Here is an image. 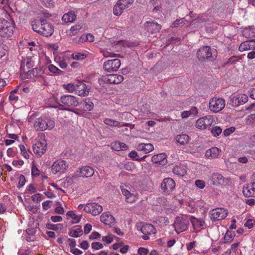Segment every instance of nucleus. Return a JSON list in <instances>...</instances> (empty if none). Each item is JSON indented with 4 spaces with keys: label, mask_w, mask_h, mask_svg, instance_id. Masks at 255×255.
<instances>
[{
    "label": "nucleus",
    "mask_w": 255,
    "mask_h": 255,
    "mask_svg": "<svg viewBox=\"0 0 255 255\" xmlns=\"http://www.w3.org/2000/svg\"><path fill=\"white\" fill-rule=\"evenodd\" d=\"M48 70L51 73L56 74L57 75H63L64 74V72L63 71L60 70L57 67L55 66L53 64H50L48 66Z\"/></svg>",
    "instance_id": "4c0bfd02"
},
{
    "label": "nucleus",
    "mask_w": 255,
    "mask_h": 255,
    "mask_svg": "<svg viewBox=\"0 0 255 255\" xmlns=\"http://www.w3.org/2000/svg\"><path fill=\"white\" fill-rule=\"evenodd\" d=\"M145 27L148 31L151 33H155L159 32L161 28V26L157 22L154 21H147L144 24Z\"/></svg>",
    "instance_id": "5701e85b"
},
{
    "label": "nucleus",
    "mask_w": 255,
    "mask_h": 255,
    "mask_svg": "<svg viewBox=\"0 0 255 255\" xmlns=\"http://www.w3.org/2000/svg\"><path fill=\"white\" fill-rule=\"evenodd\" d=\"M234 237L235 235L230 231L228 230L224 236L225 242H231L233 240Z\"/></svg>",
    "instance_id": "37998d69"
},
{
    "label": "nucleus",
    "mask_w": 255,
    "mask_h": 255,
    "mask_svg": "<svg viewBox=\"0 0 255 255\" xmlns=\"http://www.w3.org/2000/svg\"><path fill=\"white\" fill-rule=\"evenodd\" d=\"M173 172L176 174L182 176L184 174L185 170L181 169L179 167H175L173 169Z\"/></svg>",
    "instance_id": "3c124183"
},
{
    "label": "nucleus",
    "mask_w": 255,
    "mask_h": 255,
    "mask_svg": "<svg viewBox=\"0 0 255 255\" xmlns=\"http://www.w3.org/2000/svg\"><path fill=\"white\" fill-rule=\"evenodd\" d=\"M128 156L131 158H132L133 159H134V160H135L136 161H142V160H144L145 158L147 157L146 155H144L142 157H140L138 155L137 152L135 151H134V150L131 151L129 153Z\"/></svg>",
    "instance_id": "c9c22d12"
},
{
    "label": "nucleus",
    "mask_w": 255,
    "mask_h": 255,
    "mask_svg": "<svg viewBox=\"0 0 255 255\" xmlns=\"http://www.w3.org/2000/svg\"><path fill=\"white\" fill-rule=\"evenodd\" d=\"M88 40L89 42H93L94 41V37L92 34L89 33L86 35H82L79 40V42H83V41Z\"/></svg>",
    "instance_id": "79ce46f5"
},
{
    "label": "nucleus",
    "mask_w": 255,
    "mask_h": 255,
    "mask_svg": "<svg viewBox=\"0 0 255 255\" xmlns=\"http://www.w3.org/2000/svg\"><path fill=\"white\" fill-rule=\"evenodd\" d=\"M104 122L106 125L111 127H118L120 124L119 121L107 118L104 121Z\"/></svg>",
    "instance_id": "a19ab883"
},
{
    "label": "nucleus",
    "mask_w": 255,
    "mask_h": 255,
    "mask_svg": "<svg viewBox=\"0 0 255 255\" xmlns=\"http://www.w3.org/2000/svg\"><path fill=\"white\" fill-rule=\"evenodd\" d=\"M114 237H115L112 235H109L108 236L103 237L102 241L109 244L113 242Z\"/></svg>",
    "instance_id": "864d4df0"
},
{
    "label": "nucleus",
    "mask_w": 255,
    "mask_h": 255,
    "mask_svg": "<svg viewBox=\"0 0 255 255\" xmlns=\"http://www.w3.org/2000/svg\"><path fill=\"white\" fill-rule=\"evenodd\" d=\"M225 106V101L222 98H213L209 102V108L214 113L221 111Z\"/></svg>",
    "instance_id": "39448f33"
},
{
    "label": "nucleus",
    "mask_w": 255,
    "mask_h": 255,
    "mask_svg": "<svg viewBox=\"0 0 255 255\" xmlns=\"http://www.w3.org/2000/svg\"><path fill=\"white\" fill-rule=\"evenodd\" d=\"M31 174L32 176H37L39 174V171L35 166H32L31 169Z\"/></svg>",
    "instance_id": "774afa93"
},
{
    "label": "nucleus",
    "mask_w": 255,
    "mask_h": 255,
    "mask_svg": "<svg viewBox=\"0 0 255 255\" xmlns=\"http://www.w3.org/2000/svg\"><path fill=\"white\" fill-rule=\"evenodd\" d=\"M84 210L87 213L93 216H97L102 212L103 208L97 203H89L85 205Z\"/></svg>",
    "instance_id": "f8f14e48"
},
{
    "label": "nucleus",
    "mask_w": 255,
    "mask_h": 255,
    "mask_svg": "<svg viewBox=\"0 0 255 255\" xmlns=\"http://www.w3.org/2000/svg\"><path fill=\"white\" fill-rule=\"evenodd\" d=\"M190 221L194 228L203 227L205 224L202 219H198L192 216L190 218Z\"/></svg>",
    "instance_id": "473e14b6"
},
{
    "label": "nucleus",
    "mask_w": 255,
    "mask_h": 255,
    "mask_svg": "<svg viewBox=\"0 0 255 255\" xmlns=\"http://www.w3.org/2000/svg\"><path fill=\"white\" fill-rule=\"evenodd\" d=\"M84 105H85L84 106V108L85 110L90 111H91L93 109L94 104L89 100H88L87 101H85Z\"/></svg>",
    "instance_id": "09e8293b"
},
{
    "label": "nucleus",
    "mask_w": 255,
    "mask_h": 255,
    "mask_svg": "<svg viewBox=\"0 0 255 255\" xmlns=\"http://www.w3.org/2000/svg\"><path fill=\"white\" fill-rule=\"evenodd\" d=\"M41 69L38 68H33L32 70H28L27 72V78H31L32 75L34 77L41 76L40 72Z\"/></svg>",
    "instance_id": "f704fd0d"
},
{
    "label": "nucleus",
    "mask_w": 255,
    "mask_h": 255,
    "mask_svg": "<svg viewBox=\"0 0 255 255\" xmlns=\"http://www.w3.org/2000/svg\"><path fill=\"white\" fill-rule=\"evenodd\" d=\"M47 142L44 138L41 137L33 145V150L37 155L41 156L46 151Z\"/></svg>",
    "instance_id": "1a4fd4ad"
},
{
    "label": "nucleus",
    "mask_w": 255,
    "mask_h": 255,
    "mask_svg": "<svg viewBox=\"0 0 255 255\" xmlns=\"http://www.w3.org/2000/svg\"><path fill=\"white\" fill-rule=\"evenodd\" d=\"M235 128L233 127L226 128L224 130L223 134L225 136H229L235 131Z\"/></svg>",
    "instance_id": "052dcab7"
},
{
    "label": "nucleus",
    "mask_w": 255,
    "mask_h": 255,
    "mask_svg": "<svg viewBox=\"0 0 255 255\" xmlns=\"http://www.w3.org/2000/svg\"><path fill=\"white\" fill-rule=\"evenodd\" d=\"M33 66V62L30 60L27 59L21 62L20 69L21 71L24 73H27V70L32 68Z\"/></svg>",
    "instance_id": "c85d7f7f"
},
{
    "label": "nucleus",
    "mask_w": 255,
    "mask_h": 255,
    "mask_svg": "<svg viewBox=\"0 0 255 255\" xmlns=\"http://www.w3.org/2000/svg\"><path fill=\"white\" fill-rule=\"evenodd\" d=\"M189 221L182 217H177L174 223V226L176 232L180 233L186 230L189 225Z\"/></svg>",
    "instance_id": "9d476101"
},
{
    "label": "nucleus",
    "mask_w": 255,
    "mask_h": 255,
    "mask_svg": "<svg viewBox=\"0 0 255 255\" xmlns=\"http://www.w3.org/2000/svg\"><path fill=\"white\" fill-rule=\"evenodd\" d=\"M123 80L124 77L122 75L110 74L105 78L104 81L111 84H118L121 83Z\"/></svg>",
    "instance_id": "6ab92c4d"
},
{
    "label": "nucleus",
    "mask_w": 255,
    "mask_h": 255,
    "mask_svg": "<svg viewBox=\"0 0 255 255\" xmlns=\"http://www.w3.org/2000/svg\"><path fill=\"white\" fill-rule=\"evenodd\" d=\"M175 183L171 178H166L163 179L161 187L164 192L169 193L175 188Z\"/></svg>",
    "instance_id": "2eb2a0df"
},
{
    "label": "nucleus",
    "mask_w": 255,
    "mask_h": 255,
    "mask_svg": "<svg viewBox=\"0 0 255 255\" xmlns=\"http://www.w3.org/2000/svg\"><path fill=\"white\" fill-rule=\"evenodd\" d=\"M60 101L62 103L60 106L65 107H77L79 104L77 98L69 95L62 96Z\"/></svg>",
    "instance_id": "9b49d317"
},
{
    "label": "nucleus",
    "mask_w": 255,
    "mask_h": 255,
    "mask_svg": "<svg viewBox=\"0 0 255 255\" xmlns=\"http://www.w3.org/2000/svg\"><path fill=\"white\" fill-rule=\"evenodd\" d=\"M166 154L164 153L154 155L151 158V161L157 165L163 166L167 164Z\"/></svg>",
    "instance_id": "a211bd4d"
},
{
    "label": "nucleus",
    "mask_w": 255,
    "mask_h": 255,
    "mask_svg": "<svg viewBox=\"0 0 255 255\" xmlns=\"http://www.w3.org/2000/svg\"><path fill=\"white\" fill-rule=\"evenodd\" d=\"M43 4L47 7H50L53 6V0H41Z\"/></svg>",
    "instance_id": "bf43d9fd"
},
{
    "label": "nucleus",
    "mask_w": 255,
    "mask_h": 255,
    "mask_svg": "<svg viewBox=\"0 0 255 255\" xmlns=\"http://www.w3.org/2000/svg\"><path fill=\"white\" fill-rule=\"evenodd\" d=\"M63 86L64 88L69 92H72L73 91H75L76 85L73 84L69 83L67 85H64Z\"/></svg>",
    "instance_id": "603ef678"
},
{
    "label": "nucleus",
    "mask_w": 255,
    "mask_h": 255,
    "mask_svg": "<svg viewBox=\"0 0 255 255\" xmlns=\"http://www.w3.org/2000/svg\"><path fill=\"white\" fill-rule=\"evenodd\" d=\"M136 148L138 151H142L144 154L149 153L154 149L153 145L151 143H138Z\"/></svg>",
    "instance_id": "b1692460"
},
{
    "label": "nucleus",
    "mask_w": 255,
    "mask_h": 255,
    "mask_svg": "<svg viewBox=\"0 0 255 255\" xmlns=\"http://www.w3.org/2000/svg\"><path fill=\"white\" fill-rule=\"evenodd\" d=\"M19 147L21 151V153L23 156L24 158L26 159H28L29 158V154L27 153V151L25 149V146L23 145H20Z\"/></svg>",
    "instance_id": "6e6d98bb"
},
{
    "label": "nucleus",
    "mask_w": 255,
    "mask_h": 255,
    "mask_svg": "<svg viewBox=\"0 0 255 255\" xmlns=\"http://www.w3.org/2000/svg\"><path fill=\"white\" fill-rule=\"evenodd\" d=\"M148 250L144 248H140L138 250V254L139 255H147Z\"/></svg>",
    "instance_id": "69168bd1"
},
{
    "label": "nucleus",
    "mask_w": 255,
    "mask_h": 255,
    "mask_svg": "<svg viewBox=\"0 0 255 255\" xmlns=\"http://www.w3.org/2000/svg\"><path fill=\"white\" fill-rule=\"evenodd\" d=\"M46 120L42 118H38L35 122L34 127L36 130L43 131L47 129Z\"/></svg>",
    "instance_id": "bb28decb"
},
{
    "label": "nucleus",
    "mask_w": 255,
    "mask_h": 255,
    "mask_svg": "<svg viewBox=\"0 0 255 255\" xmlns=\"http://www.w3.org/2000/svg\"><path fill=\"white\" fill-rule=\"evenodd\" d=\"M212 17L211 16H208L206 14H203L198 17L195 20H197V22H209L212 20Z\"/></svg>",
    "instance_id": "58836bf2"
},
{
    "label": "nucleus",
    "mask_w": 255,
    "mask_h": 255,
    "mask_svg": "<svg viewBox=\"0 0 255 255\" xmlns=\"http://www.w3.org/2000/svg\"><path fill=\"white\" fill-rule=\"evenodd\" d=\"M94 174V169L89 166L82 167L79 172V176L83 177H90Z\"/></svg>",
    "instance_id": "4be33fe9"
},
{
    "label": "nucleus",
    "mask_w": 255,
    "mask_h": 255,
    "mask_svg": "<svg viewBox=\"0 0 255 255\" xmlns=\"http://www.w3.org/2000/svg\"><path fill=\"white\" fill-rule=\"evenodd\" d=\"M248 101V97L245 94H233L230 97L229 104L233 107H238L245 104Z\"/></svg>",
    "instance_id": "423d86ee"
},
{
    "label": "nucleus",
    "mask_w": 255,
    "mask_h": 255,
    "mask_svg": "<svg viewBox=\"0 0 255 255\" xmlns=\"http://www.w3.org/2000/svg\"><path fill=\"white\" fill-rule=\"evenodd\" d=\"M89 89L88 88L86 85L82 82H78L76 85L75 91L79 96H85L89 94Z\"/></svg>",
    "instance_id": "aec40b11"
},
{
    "label": "nucleus",
    "mask_w": 255,
    "mask_h": 255,
    "mask_svg": "<svg viewBox=\"0 0 255 255\" xmlns=\"http://www.w3.org/2000/svg\"><path fill=\"white\" fill-rule=\"evenodd\" d=\"M222 132V129L219 126L213 127L211 129V132L214 136H219Z\"/></svg>",
    "instance_id": "a18cd8bd"
},
{
    "label": "nucleus",
    "mask_w": 255,
    "mask_h": 255,
    "mask_svg": "<svg viewBox=\"0 0 255 255\" xmlns=\"http://www.w3.org/2000/svg\"><path fill=\"white\" fill-rule=\"evenodd\" d=\"M68 242H69V245L70 247L71 250H73L75 248L76 243L74 239L69 238L68 239Z\"/></svg>",
    "instance_id": "338daca9"
},
{
    "label": "nucleus",
    "mask_w": 255,
    "mask_h": 255,
    "mask_svg": "<svg viewBox=\"0 0 255 255\" xmlns=\"http://www.w3.org/2000/svg\"><path fill=\"white\" fill-rule=\"evenodd\" d=\"M186 20L184 18H182L180 19H176L171 25L172 27H177L179 25H183L185 24V22Z\"/></svg>",
    "instance_id": "49530a36"
},
{
    "label": "nucleus",
    "mask_w": 255,
    "mask_h": 255,
    "mask_svg": "<svg viewBox=\"0 0 255 255\" xmlns=\"http://www.w3.org/2000/svg\"><path fill=\"white\" fill-rule=\"evenodd\" d=\"M225 178L219 173H214L210 177L208 181L210 184L213 185L218 186L224 183Z\"/></svg>",
    "instance_id": "f3484780"
},
{
    "label": "nucleus",
    "mask_w": 255,
    "mask_h": 255,
    "mask_svg": "<svg viewBox=\"0 0 255 255\" xmlns=\"http://www.w3.org/2000/svg\"><path fill=\"white\" fill-rule=\"evenodd\" d=\"M195 185L200 189H203L205 187V183L203 180H198L195 181Z\"/></svg>",
    "instance_id": "680f3d73"
},
{
    "label": "nucleus",
    "mask_w": 255,
    "mask_h": 255,
    "mask_svg": "<svg viewBox=\"0 0 255 255\" xmlns=\"http://www.w3.org/2000/svg\"><path fill=\"white\" fill-rule=\"evenodd\" d=\"M31 26L35 32L45 37L50 36L53 33V26L45 19L34 20Z\"/></svg>",
    "instance_id": "f257e3e1"
},
{
    "label": "nucleus",
    "mask_w": 255,
    "mask_h": 255,
    "mask_svg": "<svg viewBox=\"0 0 255 255\" xmlns=\"http://www.w3.org/2000/svg\"><path fill=\"white\" fill-rule=\"evenodd\" d=\"M45 120H46V124L47 125H45V126L47 127V128H48L49 129H51L52 128H53L54 127V126H55L54 121L51 120H48V119H46Z\"/></svg>",
    "instance_id": "13d9d810"
},
{
    "label": "nucleus",
    "mask_w": 255,
    "mask_h": 255,
    "mask_svg": "<svg viewBox=\"0 0 255 255\" xmlns=\"http://www.w3.org/2000/svg\"><path fill=\"white\" fill-rule=\"evenodd\" d=\"M133 2V0H119L113 8V13L115 15H120L123 10L129 7Z\"/></svg>",
    "instance_id": "20e7f679"
},
{
    "label": "nucleus",
    "mask_w": 255,
    "mask_h": 255,
    "mask_svg": "<svg viewBox=\"0 0 255 255\" xmlns=\"http://www.w3.org/2000/svg\"><path fill=\"white\" fill-rule=\"evenodd\" d=\"M217 52L216 49L211 48L210 46H204L198 49L197 52V57L201 61H213L217 57Z\"/></svg>",
    "instance_id": "f03ea898"
},
{
    "label": "nucleus",
    "mask_w": 255,
    "mask_h": 255,
    "mask_svg": "<svg viewBox=\"0 0 255 255\" xmlns=\"http://www.w3.org/2000/svg\"><path fill=\"white\" fill-rule=\"evenodd\" d=\"M83 234V230L81 228H77L71 230L69 232V235L72 237L78 238L81 236Z\"/></svg>",
    "instance_id": "e433bc0d"
},
{
    "label": "nucleus",
    "mask_w": 255,
    "mask_h": 255,
    "mask_svg": "<svg viewBox=\"0 0 255 255\" xmlns=\"http://www.w3.org/2000/svg\"><path fill=\"white\" fill-rule=\"evenodd\" d=\"M121 64V61L119 59L115 58L108 60L104 62L103 68L108 72H112L117 71L120 68Z\"/></svg>",
    "instance_id": "6e6552de"
},
{
    "label": "nucleus",
    "mask_w": 255,
    "mask_h": 255,
    "mask_svg": "<svg viewBox=\"0 0 255 255\" xmlns=\"http://www.w3.org/2000/svg\"><path fill=\"white\" fill-rule=\"evenodd\" d=\"M52 203L51 201H46L42 203L43 209L45 210H47L50 207Z\"/></svg>",
    "instance_id": "e2e57ef3"
},
{
    "label": "nucleus",
    "mask_w": 255,
    "mask_h": 255,
    "mask_svg": "<svg viewBox=\"0 0 255 255\" xmlns=\"http://www.w3.org/2000/svg\"><path fill=\"white\" fill-rule=\"evenodd\" d=\"M25 181H26V180H25L24 176L22 174H21L19 176V182H18V184L17 185V187L18 188H20L21 187H22L25 184Z\"/></svg>",
    "instance_id": "4d7b16f0"
},
{
    "label": "nucleus",
    "mask_w": 255,
    "mask_h": 255,
    "mask_svg": "<svg viewBox=\"0 0 255 255\" xmlns=\"http://www.w3.org/2000/svg\"><path fill=\"white\" fill-rule=\"evenodd\" d=\"M243 35L248 38L255 36V27L254 26H249L245 28L243 31Z\"/></svg>",
    "instance_id": "c756f323"
},
{
    "label": "nucleus",
    "mask_w": 255,
    "mask_h": 255,
    "mask_svg": "<svg viewBox=\"0 0 255 255\" xmlns=\"http://www.w3.org/2000/svg\"><path fill=\"white\" fill-rule=\"evenodd\" d=\"M15 23L13 20L0 18V36L10 37L13 33Z\"/></svg>",
    "instance_id": "7ed1b4c3"
},
{
    "label": "nucleus",
    "mask_w": 255,
    "mask_h": 255,
    "mask_svg": "<svg viewBox=\"0 0 255 255\" xmlns=\"http://www.w3.org/2000/svg\"><path fill=\"white\" fill-rule=\"evenodd\" d=\"M68 167V165L66 162L64 160H57L52 165L51 167V170L53 173L56 174L57 173H63L66 168Z\"/></svg>",
    "instance_id": "4468645a"
},
{
    "label": "nucleus",
    "mask_w": 255,
    "mask_h": 255,
    "mask_svg": "<svg viewBox=\"0 0 255 255\" xmlns=\"http://www.w3.org/2000/svg\"><path fill=\"white\" fill-rule=\"evenodd\" d=\"M137 228H140L141 233L145 235L155 234L156 231L154 226L149 224L140 223L138 225Z\"/></svg>",
    "instance_id": "dca6fc26"
},
{
    "label": "nucleus",
    "mask_w": 255,
    "mask_h": 255,
    "mask_svg": "<svg viewBox=\"0 0 255 255\" xmlns=\"http://www.w3.org/2000/svg\"><path fill=\"white\" fill-rule=\"evenodd\" d=\"M66 215L73 219V223H79L81 219V216L76 215L72 211H69L66 213Z\"/></svg>",
    "instance_id": "ea45409f"
},
{
    "label": "nucleus",
    "mask_w": 255,
    "mask_h": 255,
    "mask_svg": "<svg viewBox=\"0 0 255 255\" xmlns=\"http://www.w3.org/2000/svg\"><path fill=\"white\" fill-rule=\"evenodd\" d=\"M228 211L223 208H218L211 211V219L212 221H219L225 219L228 215Z\"/></svg>",
    "instance_id": "ddd939ff"
},
{
    "label": "nucleus",
    "mask_w": 255,
    "mask_h": 255,
    "mask_svg": "<svg viewBox=\"0 0 255 255\" xmlns=\"http://www.w3.org/2000/svg\"><path fill=\"white\" fill-rule=\"evenodd\" d=\"M214 121L212 116L208 115L199 119L196 123L197 128L204 129L211 126Z\"/></svg>",
    "instance_id": "0eeeda50"
},
{
    "label": "nucleus",
    "mask_w": 255,
    "mask_h": 255,
    "mask_svg": "<svg viewBox=\"0 0 255 255\" xmlns=\"http://www.w3.org/2000/svg\"><path fill=\"white\" fill-rule=\"evenodd\" d=\"M72 56L73 59L76 60H83L86 57V55L78 52L73 53Z\"/></svg>",
    "instance_id": "8fccbe9b"
},
{
    "label": "nucleus",
    "mask_w": 255,
    "mask_h": 255,
    "mask_svg": "<svg viewBox=\"0 0 255 255\" xmlns=\"http://www.w3.org/2000/svg\"><path fill=\"white\" fill-rule=\"evenodd\" d=\"M76 18L75 13L73 11H71L63 15L62 20L65 22H71L73 21Z\"/></svg>",
    "instance_id": "2f4dec72"
},
{
    "label": "nucleus",
    "mask_w": 255,
    "mask_h": 255,
    "mask_svg": "<svg viewBox=\"0 0 255 255\" xmlns=\"http://www.w3.org/2000/svg\"><path fill=\"white\" fill-rule=\"evenodd\" d=\"M251 186L250 184L247 185L246 186H244L243 188V193L245 196L249 197H255V194L253 191V190L251 189Z\"/></svg>",
    "instance_id": "72a5a7b5"
},
{
    "label": "nucleus",
    "mask_w": 255,
    "mask_h": 255,
    "mask_svg": "<svg viewBox=\"0 0 255 255\" xmlns=\"http://www.w3.org/2000/svg\"><path fill=\"white\" fill-rule=\"evenodd\" d=\"M123 194L126 197V201L128 202L132 203L135 200L136 197L126 189H122Z\"/></svg>",
    "instance_id": "7c9ffc66"
},
{
    "label": "nucleus",
    "mask_w": 255,
    "mask_h": 255,
    "mask_svg": "<svg viewBox=\"0 0 255 255\" xmlns=\"http://www.w3.org/2000/svg\"><path fill=\"white\" fill-rule=\"evenodd\" d=\"M189 140L190 137L186 134L177 135L175 138L176 142L181 145L187 144Z\"/></svg>",
    "instance_id": "cd10ccee"
},
{
    "label": "nucleus",
    "mask_w": 255,
    "mask_h": 255,
    "mask_svg": "<svg viewBox=\"0 0 255 255\" xmlns=\"http://www.w3.org/2000/svg\"><path fill=\"white\" fill-rule=\"evenodd\" d=\"M117 146L116 147V150H124L126 149L127 148V145L123 142H119L118 144L117 145Z\"/></svg>",
    "instance_id": "0e129e2a"
},
{
    "label": "nucleus",
    "mask_w": 255,
    "mask_h": 255,
    "mask_svg": "<svg viewBox=\"0 0 255 255\" xmlns=\"http://www.w3.org/2000/svg\"><path fill=\"white\" fill-rule=\"evenodd\" d=\"M100 220L102 223L110 226L115 224L116 221L115 219L112 215L105 213L100 216Z\"/></svg>",
    "instance_id": "393cba45"
},
{
    "label": "nucleus",
    "mask_w": 255,
    "mask_h": 255,
    "mask_svg": "<svg viewBox=\"0 0 255 255\" xmlns=\"http://www.w3.org/2000/svg\"><path fill=\"white\" fill-rule=\"evenodd\" d=\"M251 49H255V39L242 42L239 47V50L242 52Z\"/></svg>",
    "instance_id": "412c9836"
},
{
    "label": "nucleus",
    "mask_w": 255,
    "mask_h": 255,
    "mask_svg": "<svg viewBox=\"0 0 255 255\" xmlns=\"http://www.w3.org/2000/svg\"><path fill=\"white\" fill-rule=\"evenodd\" d=\"M92 249L95 250H99L103 248L104 246L102 244L99 242H94L91 245Z\"/></svg>",
    "instance_id": "5fc2aeb1"
},
{
    "label": "nucleus",
    "mask_w": 255,
    "mask_h": 255,
    "mask_svg": "<svg viewBox=\"0 0 255 255\" xmlns=\"http://www.w3.org/2000/svg\"><path fill=\"white\" fill-rule=\"evenodd\" d=\"M46 227L48 229L57 231L59 229H62L63 228V225L61 224H58L57 225H53L51 223H48L46 225Z\"/></svg>",
    "instance_id": "c03bdc74"
},
{
    "label": "nucleus",
    "mask_w": 255,
    "mask_h": 255,
    "mask_svg": "<svg viewBox=\"0 0 255 255\" xmlns=\"http://www.w3.org/2000/svg\"><path fill=\"white\" fill-rule=\"evenodd\" d=\"M220 152L221 149L217 147H213L206 151L205 156L210 159L215 158L218 157Z\"/></svg>",
    "instance_id": "a878e982"
},
{
    "label": "nucleus",
    "mask_w": 255,
    "mask_h": 255,
    "mask_svg": "<svg viewBox=\"0 0 255 255\" xmlns=\"http://www.w3.org/2000/svg\"><path fill=\"white\" fill-rule=\"evenodd\" d=\"M82 28L80 25H76L71 27L70 28V35H74L76 34V33L79 31Z\"/></svg>",
    "instance_id": "de8ad7c7"
}]
</instances>
